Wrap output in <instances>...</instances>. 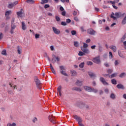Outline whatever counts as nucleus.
I'll return each mask as SVG.
<instances>
[{"mask_svg": "<svg viewBox=\"0 0 126 126\" xmlns=\"http://www.w3.org/2000/svg\"><path fill=\"white\" fill-rule=\"evenodd\" d=\"M34 82H35V84L36 87L38 89H41V81L37 77H34Z\"/></svg>", "mask_w": 126, "mask_h": 126, "instance_id": "1", "label": "nucleus"}, {"mask_svg": "<svg viewBox=\"0 0 126 126\" xmlns=\"http://www.w3.org/2000/svg\"><path fill=\"white\" fill-rule=\"evenodd\" d=\"M115 15V13H112L111 15V18H113L114 20H116L117 18H120V13L116 12L115 13V16L116 17L114 16Z\"/></svg>", "mask_w": 126, "mask_h": 126, "instance_id": "2", "label": "nucleus"}, {"mask_svg": "<svg viewBox=\"0 0 126 126\" xmlns=\"http://www.w3.org/2000/svg\"><path fill=\"white\" fill-rule=\"evenodd\" d=\"M93 62L94 63L99 64L101 63V60H100V57L97 56L93 59Z\"/></svg>", "mask_w": 126, "mask_h": 126, "instance_id": "3", "label": "nucleus"}, {"mask_svg": "<svg viewBox=\"0 0 126 126\" xmlns=\"http://www.w3.org/2000/svg\"><path fill=\"white\" fill-rule=\"evenodd\" d=\"M74 119L78 122V124H80L82 122V119L80 117L78 116L77 115H74Z\"/></svg>", "mask_w": 126, "mask_h": 126, "instance_id": "4", "label": "nucleus"}, {"mask_svg": "<svg viewBox=\"0 0 126 126\" xmlns=\"http://www.w3.org/2000/svg\"><path fill=\"white\" fill-rule=\"evenodd\" d=\"M53 31L55 34H56V35H59L61 34V31H60L59 29L56 28L55 27H52Z\"/></svg>", "mask_w": 126, "mask_h": 126, "instance_id": "5", "label": "nucleus"}, {"mask_svg": "<svg viewBox=\"0 0 126 126\" xmlns=\"http://www.w3.org/2000/svg\"><path fill=\"white\" fill-rule=\"evenodd\" d=\"M100 81L103 84V85H109V83L106 81V80L102 77L99 79Z\"/></svg>", "mask_w": 126, "mask_h": 126, "instance_id": "6", "label": "nucleus"}, {"mask_svg": "<svg viewBox=\"0 0 126 126\" xmlns=\"http://www.w3.org/2000/svg\"><path fill=\"white\" fill-rule=\"evenodd\" d=\"M48 119L52 124H56V120H55V118H54V116L53 115H49L48 117Z\"/></svg>", "mask_w": 126, "mask_h": 126, "instance_id": "7", "label": "nucleus"}, {"mask_svg": "<svg viewBox=\"0 0 126 126\" xmlns=\"http://www.w3.org/2000/svg\"><path fill=\"white\" fill-rule=\"evenodd\" d=\"M81 50L85 54H90V51L87 48H84V47H81Z\"/></svg>", "mask_w": 126, "mask_h": 126, "instance_id": "8", "label": "nucleus"}, {"mask_svg": "<svg viewBox=\"0 0 126 126\" xmlns=\"http://www.w3.org/2000/svg\"><path fill=\"white\" fill-rule=\"evenodd\" d=\"M87 33L90 34V35H94L96 32L92 29H90L87 30Z\"/></svg>", "mask_w": 126, "mask_h": 126, "instance_id": "9", "label": "nucleus"}, {"mask_svg": "<svg viewBox=\"0 0 126 126\" xmlns=\"http://www.w3.org/2000/svg\"><path fill=\"white\" fill-rule=\"evenodd\" d=\"M104 76H108L109 78H114V77H116L118 76V73H114L111 75H104Z\"/></svg>", "mask_w": 126, "mask_h": 126, "instance_id": "10", "label": "nucleus"}, {"mask_svg": "<svg viewBox=\"0 0 126 126\" xmlns=\"http://www.w3.org/2000/svg\"><path fill=\"white\" fill-rule=\"evenodd\" d=\"M17 3H18V2L17 1H16L14 2V3H11L10 4H9L8 5V7L9 8H12V7H13V6H14L15 5H16Z\"/></svg>", "mask_w": 126, "mask_h": 126, "instance_id": "11", "label": "nucleus"}, {"mask_svg": "<svg viewBox=\"0 0 126 126\" xmlns=\"http://www.w3.org/2000/svg\"><path fill=\"white\" fill-rule=\"evenodd\" d=\"M84 89L88 92H91L92 88L87 86H84Z\"/></svg>", "mask_w": 126, "mask_h": 126, "instance_id": "12", "label": "nucleus"}, {"mask_svg": "<svg viewBox=\"0 0 126 126\" xmlns=\"http://www.w3.org/2000/svg\"><path fill=\"white\" fill-rule=\"evenodd\" d=\"M22 29L24 31H25L26 29H27V27H26V25L24 22H22Z\"/></svg>", "mask_w": 126, "mask_h": 126, "instance_id": "13", "label": "nucleus"}, {"mask_svg": "<svg viewBox=\"0 0 126 126\" xmlns=\"http://www.w3.org/2000/svg\"><path fill=\"white\" fill-rule=\"evenodd\" d=\"M70 72L71 73V76H76L77 75V72L74 70H71Z\"/></svg>", "mask_w": 126, "mask_h": 126, "instance_id": "14", "label": "nucleus"}, {"mask_svg": "<svg viewBox=\"0 0 126 126\" xmlns=\"http://www.w3.org/2000/svg\"><path fill=\"white\" fill-rule=\"evenodd\" d=\"M83 83L82 81L77 80L76 85L77 86H82Z\"/></svg>", "mask_w": 126, "mask_h": 126, "instance_id": "15", "label": "nucleus"}, {"mask_svg": "<svg viewBox=\"0 0 126 126\" xmlns=\"http://www.w3.org/2000/svg\"><path fill=\"white\" fill-rule=\"evenodd\" d=\"M110 49L112 50L113 52H117V47L115 45H111L110 46Z\"/></svg>", "mask_w": 126, "mask_h": 126, "instance_id": "16", "label": "nucleus"}, {"mask_svg": "<svg viewBox=\"0 0 126 126\" xmlns=\"http://www.w3.org/2000/svg\"><path fill=\"white\" fill-rule=\"evenodd\" d=\"M72 90H75V91H78L79 92H81L82 89L80 88L74 87L72 88Z\"/></svg>", "mask_w": 126, "mask_h": 126, "instance_id": "17", "label": "nucleus"}, {"mask_svg": "<svg viewBox=\"0 0 126 126\" xmlns=\"http://www.w3.org/2000/svg\"><path fill=\"white\" fill-rule=\"evenodd\" d=\"M117 88H118V89H125L124 85H123L121 84H118L117 85Z\"/></svg>", "mask_w": 126, "mask_h": 126, "instance_id": "18", "label": "nucleus"}, {"mask_svg": "<svg viewBox=\"0 0 126 126\" xmlns=\"http://www.w3.org/2000/svg\"><path fill=\"white\" fill-rule=\"evenodd\" d=\"M126 73L125 72L122 73L120 75H119V77L120 78H123V77H126Z\"/></svg>", "mask_w": 126, "mask_h": 126, "instance_id": "19", "label": "nucleus"}, {"mask_svg": "<svg viewBox=\"0 0 126 126\" xmlns=\"http://www.w3.org/2000/svg\"><path fill=\"white\" fill-rule=\"evenodd\" d=\"M22 11H20L17 12V15H18V17H22Z\"/></svg>", "mask_w": 126, "mask_h": 126, "instance_id": "20", "label": "nucleus"}, {"mask_svg": "<svg viewBox=\"0 0 126 126\" xmlns=\"http://www.w3.org/2000/svg\"><path fill=\"white\" fill-rule=\"evenodd\" d=\"M11 14V11H7L5 13V16H9Z\"/></svg>", "mask_w": 126, "mask_h": 126, "instance_id": "21", "label": "nucleus"}, {"mask_svg": "<svg viewBox=\"0 0 126 126\" xmlns=\"http://www.w3.org/2000/svg\"><path fill=\"white\" fill-rule=\"evenodd\" d=\"M7 93L9 95H13L14 94V91H12L11 90H8Z\"/></svg>", "mask_w": 126, "mask_h": 126, "instance_id": "22", "label": "nucleus"}, {"mask_svg": "<svg viewBox=\"0 0 126 126\" xmlns=\"http://www.w3.org/2000/svg\"><path fill=\"white\" fill-rule=\"evenodd\" d=\"M91 92H94V93H97V92H98V90L92 88L91 90Z\"/></svg>", "mask_w": 126, "mask_h": 126, "instance_id": "23", "label": "nucleus"}, {"mask_svg": "<svg viewBox=\"0 0 126 126\" xmlns=\"http://www.w3.org/2000/svg\"><path fill=\"white\" fill-rule=\"evenodd\" d=\"M110 98L113 100H115L116 99V95L114 94H110Z\"/></svg>", "mask_w": 126, "mask_h": 126, "instance_id": "24", "label": "nucleus"}, {"mask_svg": "<svg viewBox=\"0 0 126 126\" xmlns=\"http://www.w3.org/2000/svg\"><path fill=\"white\" fill-rule=\"evenodd\" d=\"M74 45L75 46V47L77 48V47H79V43L77 41H74Z\"/></svg>", "mask_w": 126, "mask_h": 126, "instance_id": "25", "label": "nucleus"}, {"mask_svg": "<svg viewBox=\"0 0 126 126\" xmlns=\"http://www.w3.org/2000/svg\"><path fill=\"white\" fill-rule=\"evenodd\" d=\"M78 56L80 57H82V56H85V54L83 53V51H79L78 53Z\"/></svg>", "mask_w": 126, "mask_h": 126, "instance_id": "26", "label": "nucleus"}, {"mask_svg": "<svg viewBox=\"0 0 126 126\" xmlns=\"http://www.w3.org/2000/svg\"><path fill=\"white\" fill-rule=\"evenodd\" d=\"M59 67L60 68V72L63 71V70H65V68H64V66H60Z\"/></svg>", "mask_w": 126, "mask_h": 126, "instance_id": "27", "label": "nucleus"}, {"mask_svg": "<svg viewBox=\"0 0 126 126\" xmlns=\"http://www.w3.org/2000/svg\"><path fill=\"white\" fill-rule=\"evenodd\" d=\"M111 83H112V84L116 85H117V80H116V79H113L111 80Z\"/></svg>", "mask_w": 126, "mask_h": 126, "instance_id": "28", "label": "nucleus"}, {"mask_svg": "<svg viewBox=\"0 0 126 126\" xmlns=\"http://www.w3.org/2000/svg\"><path fill=\"white\" fill-rule=\"evenodd\" d=\"M79 67L80 68H83L84 67V62L81 63L79 65Z\"/></svg>", "mask_w": 126, "mask_h": 126, "instance_id": "29", "label": "nucleus"}, {"mask_svg": "<svg viewBox=\"0 0 126 126\" xmlns=\"http://www.w3.org/2000/svg\"><path fill=\"white\" fill-rule=\"evenodd\" d=\"M118 55L121 58H125V56L123 54H122V52L120 51H118Z\"/></svg>", "mask_w": 126, "mask_h": 126, "instance_id": "30", "label": "nucleus"}, {"mask_svg": "<svg viewBox=\"0 0 126 126\" xmlns=\"http://www.w3.org/2000/svg\"><path fill=\"white\" fill-rule=\"evenodd\" d=\"M126 34H125L122 37V38H121V42H124V41H125V40L126 39Z\"/></svg>", "mask_w": 126, "mask_h": 126, "instance_id": "31", "label": "nucleus"}, {"mask_svg": "<svg viewBox=\"0 0 126 126\" xmlns=\"http://www.w3.org/2000/svg\"><path fill=\"white\" fill-rule=\"evenodd\" d=\"M18 48V53L19 54V55H20V54H21V48H20V47L19 46L17 47Z\"/></svg>", "mask_w": 126, "mask_h": 126, "instance_id": "32", "label": "nucleus"}, {"mask_svg": "<svg viewBox=\"0 0 126 126\" xmlns=\"http://www.w3.org/2000/svg\"><path fill=\"white\" fill-rule=\"evenodd\" d=\"M1 54L3 55V56H6V50L4 49L2 52Z\"/></svg>", "mask_w": 126, "mask_h": 126, "instance_id": "33", "label": "nucleus"}, {"mask_svg": "<svg viewBox=\"0 0 126 126\" xmlns=\"http://www.w3.org/2000/svg\"><path fill=\"white\" fill-rule=\"evenodd\" d=\"M60 72L63 75H64V76H67V74H66V73H65V71H64V70L62 71V72Z\"/></svg>", "mask_w": 126, "mask_h": 126, "instance_id": "34", "label": "nucleus"}, {"mask_svg": "<svg viewBox=\"0 0 126 126\" xmlns=\"http://www.w3.org/2000/svg\"><path fill=\"white\" fill-rule=\"evenodd\" d=\"M82 47L85 49H87V48H88V44L83 43V46Z\"/></svg>", "mask_w": 126, "mask_h": 126, "instance_id": "35", "label": "nucleus"}, {"mask_svg": "<svg viewBox=\"0 0 126 126\" xmlns=\"http://www.w3.org/2000/svg\"><path fill=\"white\" fill-rule=\"evenodd\" d=\"M42 1L40 2L41 4H44V3H47L48 2V0H41Z\"/></svg>", "mask_w": 126, "mask_h": 126, "instance_id": "36", "label": "nucleus"}, {"mask_svg": "<svg viewBox=\"0 0 126 126\" xmlns=\"http://www.w3.org/2000/svg\"><path fill=\"white\" fill-rule=\"evenodd\" d=\"M27 2H28V3H34L35 2L33 0H28Z\"/></svg>", "mask_w": 126, "mask_h": 126, "instance_id": "37", "label": "nucleus"}, {"mask_svg": "<svg viewBox=\"0 0 126 126\" xmlns=\"http://www.w3.org/2000/svg\"><path fill=\"white\" fill-rule=\"evenodd\" d=\"M87 65H92L93 64V63L91 61H88L87 62Z\"/></svg>", "mask_w": 126, "mask_h": 126, "instance_id": "38", "label": "nucleus"}, {"mask_svg": "<svg viewBox=\"0 0 126 126\" xmlns=\"http://www.w3.org/2000/svg\"><path fill=\"white\" fill-rule=\"evenodd\" d=\"M57 91L58 92H62V86H60L57 88Z\"/></svg>", "mask_w": 126, "mask_h": 126, "instance_id": "39", "label": "nucleus"}, {"mask_svg": "<svg viewBox=\"0 0 126 126\" xmlns=\"http://www.w3.org/2000/svg\"><path fill=\"white\" fill-rule=\"evenodd\" d=\"M16 26L14 24H11V29H15Z\"/></svg>", "mask_w": 126, "mask_h": 126, "instance_id": "40", "label": "nucleus"}, {"mask_svg": "<svg viewBox=\"0 0 126 126\" xmlns=\"http://www.w3.org/2000/svg\"><path fill=\"white\" fill-rule=\"evenodd\" d=\"M35 39H39L40 38V34L39 33H36L35 35Z\"/></svg>", "mask_w": 126, "mask_h": 126, "instance_id": "41", "label": "nucleus"}, {"mask_svg": "<svg viewBox=\"0 0 126 126\" xmlns=\"http://www.w3.org/2000/svg\"><path fill=\"white\" fill-rule=\"evenodd\" d=\"M71 34L73 36H74V35H76V31H74V30H73V31H71Z\"/></svg>", "mask_w": 126, "mask_h": 126, "instance_id": "42", "label": "nucleus"}, {"mask_svg": "<svg viewBox=\"0 0 126 126\" xmlns=\"http://www.w3.org/2000/svg\"><path fill=\"white\" fill-rule=\"evenodd\" d=\"M109 59H110V60L113 59V54L111 52H109Z\"/></svg>", "mask_w": 126, "mask_h": 126, "instance_id": "43", "label": "nucleus"}, {"mask_svg": "<svg viewBox=\"0 0 126 126\" xmlns=\"http://www.w3.org/2000/svg\"><path fill=\"white\" fill-rule=\"evenodd\" d=\"M55 18H56V21H58V22L61 21V18H60V17H59V16H56L55 17Z\"/></svg>", "mask_w": 126, "mask_h": 126, "instance_id": "44", "label": "nucleus"}, {"mask_svg": "<svg viewBox=\"0 0 126 126\" xmlns=\"http://www.w3.org/2000/svg\"><path fill=\"white\" fill-rule=\"evenodd\" d=\"M61 25H62L63 26H66L67 25V24H66V22H62L61 23Z\"/></svg>", "mask_w": 126, "mask_h": 126, "instance_id": "45", "label": "nucleus"}, {"mask_svg": "<svg viewBox=\"0 0 126 126\" xmlns=\"http://www.w3.org/2000/svg\"><path fill=\"white\" fill-rule=\"evenodd\" d=\"M4 26H5V23L4 22L2 23L0 26L1 28H3V27H4Z\"/></svg>", "mask_w": 126, "mask_h": 126, "instance_id": "46", "label": "nucleus"}, {"mask_svg": "<svg viewBox=\"0 0 126 126\" xmlns=\"http://www.w3.org/2000/svg\"><path fill=\"white\" fill-rule=\"evenodd\" d=\"M89 75H90V76H91V77H93V76H95V75L92 72H89Z\"/></svg>", "mask_w": 126, "mask_h": 126, "instance_id": "47", "label": "nucleus"}, {"mask_svg": "<svg viewBox=\"0 0 126 126\" xmlns=\"http://www.w3.org/2000/svg\"><path fill=\"white\" fill-rule=\"evenodd\" d=\"M123 46H124V49L126 50V41H125L123 42Z\"/></svg>", "mask_w": 126, "mask_h": 126, "instance_id": "48", "label": "nucleus"}, {"mask_svg": "<svg viewBox=\"0 0 126 126\" xmlns=\"http://www.w3.org/2000/svg\"><path fill=\"white\" fill-rule=\"evenodd\" d=\"M15 21V18L14 17L12 18L11 19V24H14V21Z\"/></svg>", "mask_w": 126, "mask_h": 126, "instance_id": "49", "label": "nucleus"}, {"mask_svg": "<svg viewBox=\"0 0 126 126\" xmlns=\"http://www.w3.org/2000/svg\"><path fill=\"white\" fill-rule=\"evenodd\" d=\"M6 20H9L10 19V17L9 16H5Z\"/></svg>", "mask_w": 126, "mask_h": 126, "instance_id": "50", "label": "nucleus"}, {"mask_svg": "<svg viewBox=\"0 0 126 126\" xmlns=\"http://www.w3.org/2000/svg\"><path fill=\"white\" fill-rule=\"evenodd\" d=\"M66 23H70V22H71V20H70V19H67L66 20Z\"/></svg>", "mask_w": 126, "mask_h": 126, "instance_id": "51", "label": "nucleus"}, {"mask_svg": "<svg viewBox=\"0 0 126 126\" xmlns=\"http://www.w3.org/2000/svg\"><path fill=\"white\" fill-rule=\"evenodd\" d=\"M107 72H108V73H109V74L112 73V72H113V70L109 69L107 70Z\"/></svg>", "mask_w": 126, "mask_h": 126, "instance_id": "52", "label": "nucleus"}, {"mask_svg": "<svg viewBox=\"0 0 126 126\" xmlns=\"http://www.w3.org/2000/svg\"><path fill=\"white\" fill-rule=\"evenodd\" d=\"M108 3H111L112 4H114V1L109 0L107 1Z\"/></svg>", "mask_w": 126, "mask_h": 126, "instance_id": "53", "label": "nucleus"}, {"mask_svg": "<svg viewBox=\"0 0 126 126\" xmlns=\"http://www.w3.org/2000/svg\"><path fill=\"white\" fill-rule=\"evenodd\" d=\"M61 1L62 2H65V1H66V2H69V0H61Z\"/></svg>", "mask_w": 126, "mask_h": 126, "instance_id": "54", "label": "nucleus"}, {"mask_svg": "<svg viewBox=\"0 0 126 126\" xmlns=\"http://www.w3.org/2000/svg\"><path fill=\"white\" fill-rule=\"evenodd\" d=\"M12 88H13L14 89H17V86L15 85H13L12 86Z\"/></svg>", "mask_w": 126, "mask_h": 126, "instance_id": "55", "label": "nucleus"}, {"mask_svg": "<svg viewBox=\"0 0 126 126\" xmlns=\"http://www.w3.org/2000/svg\"><path fill=\"white\" fill-rule=\"evenodd\" d=\"M55 59H56V61H57V62H60V58H59V57H56V56H55Z\"/></svg>", "mask_w": 126, "mask_h": 126, "instance_id": "56", "label": "nucleus"}, {"mask_svg": "<svg viewBox=\"0 0 126 126\" xmlns=\"http://www.w3.org/2000/svg\"><path fill=\"white\" fill-rule=\"evenodd\" d=\"M50 49L51 51H54L55 50V48L53 46H50Z\"/></svg>", "mask_w": 126, "mask_h": 126, "instance_id": "57", "label": "nucleus"}, {"mask_svg": "<svg viewBox=\"0 0 126 126\" xmlns=\"http://www.w3.org/2000/svg\"><path fill=\"white\" fill-rule=\"evenodd\" d=\"M48 7H50V5L49 4H45L44 6L45 8H48Z\"/></svg>", "mask_w": 126, "mask_h": 126, "instance_id": "58", "label": "nucleus"}, {"mask_svg": "<svg viewBox=\"0 0 126 126\" xmlns=\"http://www.w3.org/2000/svg\"><path fill=\"white\" fill-rule=\"evenodd\" d=\"M94 9H95V11H96L97 12H99V10H100L99 9V8H97V7H94Z\"/></svg>", "mask_w": 126, "mask_h": 126, "instance_id": "59", "label": "nucleus"}, {"mask_svg": "<svg viewBox=\"0 0 126 126\" xmlns=\"http://www.w3.org/2000/svg\"><path fill=\"white\" fill-rule=\"evenodd\" d=\"M47 15H48V16H53V14H52V13L48 12L47 13Z\"/></svg>", "mask_w": 126, "mask_h": 126, "instance_id": "60", "label": "nucleus"}, {"mask_svg": "<svg viewBox=\"0 0 126 126\" xmlns=\"http://www.w3.org/2000/svg\"><path fill=\"white\" fill-rule=\"evenodd\" d=\"M36 121H37V118H34L32 120L33 123H35Z\"/></svg>", "mask_w": 126, "mask_h": 126, "instance_id": "61", "label": "nucleus"}, {"mask_svg": "<svg viewBox=\"0 0 126 126\" xmlns=\"http://www.w3.org/2000/svg\"><path fill=\"white\" fill-rule=\"evenodd\" d=\"M90 41H91L90 39H88L86 40V43H90Z\"/></svg>", "mask_w": 126, "mask_h": 126, "instance_id": "62", "label": "nucleus"}, {"mask_svg": "<svg viewBox=\"0 0 126 126\" xmlns=\"http://www.w3.org/2000/svg\"><path fill=\"white\" fill-rule=\"evenodd\" d=\"M123 97L124 99H125L126 100V94H124L123 95Z\"/></svg>", "mask_w": 126, "mask_h": 126, "instance_id": "63", "label": "nucleus"}, {"mask_svg": "<svg viewBox=\"0 0 126 126\" xmlns=\"http://www.w3.org/2000/svg\"><path fill=\"white\" fill-rule=\"evenodd\" d=\"M11 126H16V124L15 123H13L11 124Z\"/></svg>", "mask_w": 126, "mask_h": 126, "instance_id": "64", "label": "nucleus"}]
</instances>
